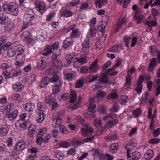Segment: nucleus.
I'll use <instances>...</instances> for the list:
<instances>
[{
    "label": "nucleus",
    "mask_w": 160,
    "mask_h": 160,
    "mask_svg": "<svg viewBox=\"0 0 160 160\" xmlns=\"http://www.w3.org/2000/svg\"><path fill=\"white\" fill-rule=\"evenodd\" d=\"M2 8L4 11L7 14H11L15 16L18 14V7L15 3L12 2L3 5Z\"/></svg>",
    "instance_id": "f257e3e1"
},
{
    "label": "nucleus",
    "mask_w": 160,
    "mask_h": 160,
    "mask_svg": "<svg viewBox=\"0 0 160 160\" xmlns=\"http://www.w3.org/2000/svg\"><path fill=\"white\" fill-rule=\"evenodd\" d=\"M116 117L117 115L116 114L112 113L104 117L103 120L104 121L107 120V121H108L107 126L108 127L110 128L118 123V120L116 119Z\"/></svg>",
    "instance_id": "f03ea898"
},
{
    "label": "nucleus",
    "mask_w": 160,
    "mask_h": 160,
    "mask_svg": "<svg viewBox=\"0 0 160 160\" xmlns=\"http://www.w3.org/2000/svg\"><path fill=\"white\" fill-rule=\"evenodd\" d=\"M7 37H2L0 38V54L2 53V50L4 51L6 50L11 45V43L7 42Z\"/></svg>",
    "instance_id": "7ed1b4c3"
},
{
    "label": "nucleus",
    "mask_w": 160,
    "mask_h": 160,
    "mask_svg": "<svg viewBox=\"0 0 160 160\" xmlns=\"http://www.w3.org/2000/svg\"><path fill=\"white\" fill-rule=\"evenodd\" d=\"M35 15L34 12L32 9L28 10L25 12L24 15V19L26 20L29 21L30 25H32L33 24L31 21L35 18Z\"/></svg>",
    "instance_id": "20e7f679"
},
{
    "label": "nucleus",
    "mask_w": 160,
    "mask_h": 160,
    "mask_svg": "<svg viewBox=\"0 0 160 160\" xmlns=\"http://www.w3.org/2000/svg\"><path fill=\"white\" fill-rule=\"evenodd\" d=\"M59 53H55V55H53L52 57L54 60L53 61V64L54 66L57 68L62 69L63 66V64L62 62L58 59H57V57L60 54V51L58 50Z\"/></svg>",
    "instance_id": "39448f33"
},
{
    "label": "nucleus",
    "mask_w": 160,
    "mask_h": 160,
    "mask_svg": "<svg viewBox=\"0 0 160 160\" xmlns=\"http://www.w3.org/2000/svg\"><path fill=\"white\" fill-rule=\"evenodd\" d=\"M35 7L39 12L43 15L46 11L45 4L43 2L40 1H36L35 2Z\"/></svg>",
    "instance_id": "423d86ee"
},
{
    "label": "nucleus",
    "mask_w": 160,
    "mask_h": 160,
    "mask_svg": "<svg viewBox=\"0 0 160 160\" xmlns=\"http://www.w3.org/2000/svg\"><path fill=\"white\" fill-rule=\"evenodd\" d=\"M92 36H91V34H88L86 37L85 40L82 45V49L85 53L88 52L90 49V38Z\"/></svg>",
    "instance_id": "0eeeda50"
},
{
    "label": "nucleus",
    "mask_w": 160,
    "mask_h": 160,
    "mask_svg": "<svg viewBox=\"0 0 160 160\" xmlns=\"http://www.w3.org/2000/svg\"><path fill=\"white\" fill-rule=\"evenodd\" d=\"M47 65L45 58L41 57L38 59L37 63V68L40 70L45 68Z\"/></svg>",
    "instance_id": "6e6552de"
},
{
    "label": "nucleus",
    "mask_w": 160,
    "mask_h": 160,
    "mask_svg": "<svg viewBox=\"0 0 160 160\" xmlns=\"http://www.w3.org/2000/svg\"><path fill=\"white\" fill-rule=\"evenodd\" d=\"M94 99L90 98V102H91L90 105L88 107V110L91 112H95L96 111V109L98 108L99 107V104L98 102H94Z\"/></svg>",
    "instance_id": "1a4fd4ad"
},
{
    "label": "nucleus",
    "mask_w": 160,
    "mask_h": 160,
    "mask_svg": "<svg viewBox=\"0 0 160 160\" xmlns=\"http://www.w3.org/2000/svg\"><path fill=\"white\" fill-rule=\"evenodd\" d=\"M73 43V41L71 37H68L64 41L63 47L65 49H68L71 47Z\"/></svg>",
    "instance_id": "9d476101"
},
{
    "label": "nucleus",
    "mask_w": 160,
    "mask_h": 160,
    "mask_svg": "<svg viewBox=\"0 0 160 160\" xmlns=\"http://www.w3.org/2000/svg\"><path fill=\"white\" fill-rule=\"evenodd\" d=\"M81 132L82 135L85 137L93 132V130L92 127L86 126L82 128Z\"/></svg>",
    "instance_id": "9b49d317"
},
{
    "label": "nucleus",
    "mask_w": 160,
    "mask_h": 160,
    "mask_svg": "<svg viewBox=\"0 0 160 160\" xmlns=\"http://www.w3.org/2000/svg\"><path fill=\"white\" fill-rule=\"evenodd\" d=\"M98 59H96L94 62L91 64L89 68V72L91 73H95L99 68V66L97 65Z\"/></svg>",
    "instance_id": "f8f14e48"
},
{
    "label": "nucleus",
    "mask_w": 160,
    "mask_h": 160,
    "mask_svg": "<svg viewBox=\"0 0 160 160\" xmlns=\"http://www.w3.org/2000/svg\"><path fill=\"white\" fill-rule=\"evenodd\" d=\"M96 19L95 18H92L90 22V34L91 36H94L96 33L97 30L94 26L96 24Z\"/></svg>",
    "instance_id": "ddd939ff"
},
{
    "label": "nucleus",
    "mask_w": 160,
    "mask_h": 160,
    "mask_svg": "<svg viewBox=\"0 0 160 160\" xmlns=\"http://www.w3.org/2000/svg\"><path fill=\"white\" fill-rule=\"evenodd\" d=\"M62 82L60 81L59 84L56 83L52 88V94L55 95L57 94L61 90Z\"/></svg>",
    "instance_id": "4468645a"
},
{
    "label": "nucleus",
    "mask_w": 160,
    "mask_h": 160,
    "mask_svg": "<svg viewBox=\"0 0 160 160\" xmlns=\"http://www.w3.org/2000/svg\"><path fill=\"white\" fill-rule=\"evenodd\" d=\"M62 122V120L61 118L60 117V115L59 116L53 120L52 122V125L54 127H57L60 126H62L61 124Z\"/></svg>",
    "instance_id": "2eb2a0df"
},
{
    "label": "nucleus",
    "mask_w": 160,
    "mask_h": 160,
    "mask_svg": "<svg viewBox=\"0 0 160 160\" xmlns=\"http://www.w3.org/2000/svg\"><path fill=\"white\" fill-rule=\"evenodd\" d=\"M8 17L2 12H0V24L4 25L8 23Z\"/></svg>",
    "instance_id": "dca6fc26"
},
{
    "label": "nucleus",
    "mask_w": 160,
    "mask_h": 160,
    "mask_svg": "<svg viewBox=\"0 0 160 160\" xmlns=\"http://www.w3.org/2000/svg\"><path fill=\"white\" fill-rule=\"evenodd\" d=\"M25 147V142L22 141L17 143L15 147H14V148L15 150L19 151L23 150Z\"/></svg>",
    "instance_id": "f3484780"
},
{
    "label": "nucleus",
    "mask_w": 160,
    "mask_h": 160,
    "mask_svg": "<svg viewBox=\"0 0 160 160\" xmlns=\"http://www.w3.org/2000/svg\"><path fill=\"white\" fill-rule=\"evenodd\" d=\"M29 33L28 31H24L21 34V38L23 40H26L27 41L29 42L30 43H31V42L32 41V40L29 37Z\"/></svg>",
    "instance_id": "a211bd4d"
},
{
    "label": "nucleus",
    "mask_w": 160,
    "mask_h": 160,
    "mask_svg": "<svg viewBox=\"0 0 160 160\" xmlns=\"http://www.w3.org/2000/svg\"><path fill=\"white\" fill-rule=\"evenodd\" d=\"M14 46L15 48L17 55L19 56L20 55H22L24 52V47L20 44Z\"/></svg>",
    "instance_id": "6ab92c4d"
},
{
    "label": "nucleus",
    "mask_w": 160,
    "mask_h": 160,
    "mask_svg": "<svg viewBox=\"0 0 160 160\" xmlns=\"http://www.w3.org/2000/svg\"><path fill=\"white\" fill-rule=\"evenodd\" d=\"M119 145L117 143L111 144L109 147V151L110 153L113 154L115 153L119 149Z\"/></svg>",
    "instance_id": "aec40b11"
},
{
    "label": "nucleus",
    "mask_w": 160,
    "mask_h": 160,
    "mask_svg": "<svg viewBox=\"0 0 160 160\" xmlns=\"http://www.w3.org/2000/svg\"><path fill=\"white\" fill-rule=\"evenodd\" d=\"M37 127L34 125H32L29 127L28 135L31 137L34 136V133L36 131Z\"/></svg>",
    "instance_id": "412c9836"
},
{
    "label": "nucleus",
    "mask_w": 160,
    "mask_h": 160,
    "mask_svg": "<svg viewBox=\"0 0 160 160\" xmlns=\"http://www.w3.org/2000/svg\"><path fill=\"white\" fill-rule=\"evenodd\" d=\"M24 108L28 111H32L35 108V105L32 102L27 103L24 105Z\"/></svg>",
    "instance_id": "4be33fe9"
},
{
    "label": "nucleus",
    "mask_w": 160,
    "mask_h": 160,
    "mask_svg": "<svg viewBox=\"0 0 160 160\" xmlns=\"http://www.w3.org/2000/svg\"><path fill=\"white\" fill-rule=\"evenodd\" d=\"M105 139L108 142H112L117 140L118 139V136L116 134L108 135L104 137Z\"/></svg>",
    "instance_id": "5701e85b"
},
{
    "label": "nucleus",
    "mask_w": 160,
    "mask_h": 160,
    "mask_svg": "<svg viewBox=\"0 0 160 160\" xmlns=\"http://www.w3.org/2000/svg\"><path fill=\"white\" fill-rule=\"evenodd\" d=\"M54 157L58 160H62L64 158V155L61 152L57 150L53 154Z\"/></svg>",
    "instance_id": "b1692460"
},
{
    "label": "nucleus",
    "mask_w": 160,
    "mask_h": 160,
    "mask_svg": "<svg viewBox=\"0 0 160 160\" xmlns=\"http://www.w3.org/2000/svg\"><path fill=\"white\" fill-rule=\"evenodd\" d=\"M13 88L16 92L22 91L23 89V86L19 82H17L13 85Z\"/></svg>",
    "instance_id": "393cba45"
},
{
    "label": "nucleus",
    "mask_w": 160,
    "mask_h": 160,
    "mask_svg": "<svg viewBox=\"0 0 160 160\" xmlns=\"http://www.w3.org/2000/svg\"><path fill=\"white\" fill-rule=\"evenodd\" d=\"M135 146H136L134 145V143L133 142H132L128 145L127 147H126V149L127 150V157L129 160H131V156L129 154V151L134 148Z\"/></svg>",
    "instance_id": "a878e982"
},
{
    "label": "nucleus",
    "mask_w": 160,
    "mask_h": 160,
    "mask_svg": "<svg viewBox=\"0 0 160 160\" xmlns=\"http://www.w3.org/2000/svg\"><path fill=\"white\" fill-rule=\"evenodd\" d=\"M154 155V151L151 149L148 150L144 155V158L147 160H150Z\"/></svg>",
    "instance_id": "bb28decb"
},
{
    "label": "nucleus",
    "mask_w": 160,
    "mask_h": 160,
    "mask_svg": "<svg viewBox=\"0 0 160 160\" xmlns=\"http://www.w3.org/2000/svg\"><path fill=\"white\" fill-rule=\"evenodd\" d=\"M50 82V79L48 77L43 78L41 81L39 85L41 88H43L48 85Z\"/></svg>",
    "instance_id": "cd10ccee"
},
{
    "label": "nucleus",
    "mask_w": 160,
    "mask_h": 160,
    "mask_svg": "<svg viewBox=\"0 0 160 160\" xmlns=\"http://www.w3.org/2000/svg\"><path fill=\"white\" fill-rule=\"evenodd\" d=\"M79 0H72L67 4V6L70 9H72L74 7H75L79 4Z\"/></svg>",
    "instance_id": "c85d7f7f"
},
{
    "label": "nucleus",
    "mask_w": 160,
    "mask_h": 160,
    "mask_svg": "<svg viewBox=\"0 0 160 160\" xmlns=\"http://www.w3.org/2000/svg\"><path fill=\"white\" fill-rule=\"evenodd\" d=\"M144 24L145 25H147L151 29L152 28V26L155 27L157 25V23L155 21L151 22L150 21L147 20H145L144 21Z\"/></svg>",
    "instance_id": "c756f323"
},
{
    "label": "nucleus",
    "mask_w": 160,
    "mask_h": 160,
    "mask_svg": "<svg viewBox=\"0 0 160 160\" xmlns=\"http://www.w3.org/2000/svg\"><path fill=\"white\" fill-rule=\"evenodd\" d=\"M99 81L101 82L104 83L108 82V79L107 78V73L106 72L101 74L99 78Z\"/></svg>",
    "instance_id": "7c9ffc66"
},
{
    "label": "nucleus",
    "mask_w": 160,
    "mask_h": 160,
    "mask_svg": "<svg viewBox=\"0 0 160 160\" xmlns=\"http://www.w3.org/2000/svg\"><path fill=\"white\" fill-rule=\"evenodd\" d=\"M61 16L66 18H68L72 16V12L68 10L65 9L62 12Z\"/></svg>",
    "instance_id": "2f4dec72"
},
{
    "label": "nucleus",
    "mask_w": 160,
    "mask_h": 160,
    "mask_svg": "<svg viewBox=\"0 0 160 160\" xmlns=\"http://www.w3.org/2000/svg\"><path fill=\"white\" fill-rule=\"evenodd\" d=\"M47 32L45 30H41L38 32L37 36L39 38H45L47 36Z\"/></svg>",
    "instance_id": "473e14b6"
},
{
    "label": "nucleus",
    "mask_w": 160,
    "mask_h": 160,
    "mask_svg": "<svg viewBox=\"0 0 160 160\" xmlns=\"http://www.w3.org/2000/svg\"><path fill=\"white\" fill-rule=\"evenodd\" d=\"M108 0H98L96 1V6L98 8H101L103 5L106 4Z\"/></svg>",
    "instance_id": "72a5a7b5"
},
{
    "label": "nucleus",
    "mask_w": 160,
    "mask_h": 160,
    "mask_svg": "<svg viewBox=\"0 0 160 160\" xmlns=\"http://www.w3.org/2000/svg\"><path fill=\"white\" fill-rule=\"evenodd\" d=\"M108 0H98L96 1V6L98 8H101L103 5L106 4Z\"/></svg>",
    "instance_id": "f704fd0d"
},
{
    "label": "nucleus",
    "mask_w": 160,
    "mask_h": 160,
    "mask_svg": "<svg viewBox=\"0 0 160 160\" xmlns=\"http://www.w3.org/2000/svg\"><path fill=\"white\" fill-rule=\"evenodd\" d=\"M108 0H98L96 1V6L98 8H101L103 5L106 4Z\"/></svg>",
    "instance_id": "c9c22d12"
},
{
    "label": "nucleus",
    "mask_w": 160,
    "mask_h": 160,
    "mask_svg": "<svg viewBox=\"0 0 160 160\" xmlns=\"http://www.w3.org/2000/svg\"><path fill=\"white\" fill-rule=\"evenodd\" d=\"M12 104H9L7 106L4 105H2L0 106V111L2 112H10L12 109L11 106Z\"/></svg>",
    "instance_id": "e433bc0d"
},
{
    "label": "nucleus",
    "mask_w": 160,
    "mask_h": 160,
    "mask_svg": "<svg viewBox=\"0 0 160 160\" xmlns=\"http://www.w3.org/2000/svg\"><path fill=\"white\" fill-rule=\"evenodd\" d=\"M7 54V55L9 57H13L16 54L15 48H14V46L8 49Z\"/></svg>",
    "instance_id": "4c0bfd02"
},
{
    "label": "nucleus",
    "mask_w": 160,
    "mask_h": 160,
    "mask_svg": "<svg viewBox=\"0 0 160 160\" xmlns=\"http://www.w3.org/2000/svg\"><path fill=\"white\" fill-rule=\"evenodd\" d=\"M77 98V96L76 94V92L73 91H71L70 94V102L71 103H74L75 102Z\"/></svg>",
    "instance_id": "58836bf2"
},
{
    "label": "nucleus",
    "mask_w": 160,
    "mask_h": 160,
    "mask_svg": "<svg viewBox=\"0 0 160 160\" xmlns=\"http://www.w3.org/2000/svg\"><path fill=\"white\" fill-rule=\"evenodd\" d=\"M18 112L17 110H14L12 113L8 115V118L11 121H12L15 119L18 115Z\"/></svg>",
    "instance_id": "ea45409f"
},
{
    "label": "nucleus",
    "mask_w": 160,
    "mask_h": 160,
    "mask_svg": "<svg viewBox=\"0 0 160 160\" xmlns=\"http://www.w3.org/2000/svg\"><path fill=\"white\" fill-rule=\"evenodd\" d=\"M47 128H42L37 130L36 132V136L41 135L43 136L46 133Z\"/></svg>",
    "instance_id": "a19ab883"
},
{
    "label": "nucleus",
    "mask_w": 160,
    "mask_h": 160,
    "mask_svg": "<svg viewBox=\"0 0 160 160\" xmlns=\"http://www.w3.org/2000/svg\"><path fill=\"white\" fill-rule=\"evenodd\" d=\"M141 156L140 153L138 152H135L132 153V155L131 156V160H138Z\"/></svg>",
    "instance_id": "79ce46f5"
},
{
    "label": "nucleus",
    "mask_w": 160,
    "mask_h": 160,
    "mask_svg": "<svg viewBox=\"0 0 160 160\" xmlns=\"http://www.w3.org/2000/svg\"><path fill=\"white\" fill-rule=\"evenodd\" d=\"M50 46L48 45L44 49L45 52L43 53V55L45 56H48L51 53H52L53 51L51 49Z\"/></svg>",
    "instance_id": "37998d69"
},
{
    "label": "nucleus",
    "mask_w": 160,
    "mask_h": 160,
    "mask_svg": "<svg viewBox=\"0 0 160 160\" xmlns=\"http://www.w3.org/2000/svg\"><path fill=\"white\" fill-rule=\"evenodd\" d=\"M45 115L44 112H39L37 121L38 122H42L44 119Z\"/></svg>",
    "instance_id": "c03bdc74"
},
{
    "label": "nucleus",
    "mask_w": 160,
    "mask_h": 160,
    "mask_svg": "<svg viewBox=\"0 0 160 160\" xmlns=\"http://www.w3.org/2000/svg\"><path fill=\"white\" fill-rule=\"evenodd\" d=\"M125 18H121L119 19L118 25L116 28V33L118 31L120 28L121 27L122 24L125 22Z\"/></svg>",
    "instance_id": "a18cd8bd"
},
{
    "label": "nucleus",
    "mask_w": 160,
    "mask_h": 160,
    "mask_svg": "<svg viewBox=\"0 0 160 160\" xmlns=\"http://www.w3.org/2000/svg\"><path fill=\"white\" fill-rule=\"evenodd\" d=\"M138 12L137 11L135 13L134 18L136 20L138 21L137 23H140L143 18V16L142 15H138Z\"/></svg>",
    "instance_id": "49530a36"
},
{
    "label": "nucleus",
    "mask_w": 160,
    "mask_h": 160,
    "mask_svg": "<svg viewBox=\"0 0 160 160\" xmlns=\"http://www.w3.org/2000/svg\"><path fill=\"white\" fill-rule=\"evenodd\" d=\"M74 61L78 62L82 64H83L87 62V60L84 57H81L79 58L78 57H75V60H74Z\"/></svg>",
    "instance_id": "de8ad7c7"
},
{
    "label": "nucleus",
    "mask_w": 160,
    "mask_h": 160,
    "mask_svg": "<svg viewBox=\"0 0 160 160\" xmlns=\"http://www.w3.org/2000/svg\"><path fill=\"white\" fill-rule=\"evenodd\" d=\"M21 73L20 70L16 71H15L14 69L12 70L10 72V77L12 78L14 77H17L20 75Z\"/></svg>",
    "instance_id": "09e8293b"
},
{
    "label": "nucleus",
    "mask_w": 160,
    "mask_h": 160,
    "mask_svg": "<svg viewBox=\"0 0 160 160\" xmlns=\"http://www.w3.org/2000/svg\"><path fill=\"white\" fill-rule=\"evenodd\" d=\"M81 99L82 97L80 96H79L78 97V101L77 103L71 107V108L72 110L77 109L79 107Z\"/></svg>",
    "instance_id": "8fccbe9b"
},
{
    "label": "nucleus",
    "mask_w": 160,
    "mask_h": 160,
    "mask_svg": "<svg viewBox=\"0 0 160 160\" xmlns=\"http://www.w3.org/2000/svg\"><path fill=\"white\" fill-rule=\"evenodd\" d=\"M8 128L4 127H1L0 128V135L2 136L5 135L8 133Z\"/></svg>",
    "instance_id": "3c124183"
},
{
    "label": "nucleus",
    "mask_w": 160,
    "mask_h": 160,
    "mask_svg": "<svg viewBox=\"0 0 160 160\" xmlns=\"http://www.w3.org/2000/svg\"><path fill=\"white\" fill-rule=\"evenodd\" d=\"M51 81L52 82H56V83L59 84L60 81H62L60 79L59 76L57 75H54L53 77L51 78Z\"/></svg>",
    "instance_id": "603ef678"
},
{
    "label": "nucleus",
    "mask_w": 160,
    "mask_h": 160,
    "mask_svg": "<svg viewBox=\"0 0 160 160\" xmlns=\"http://www.w3.org/2000/svg\"><path fill=\"white\" fill-rule=\"evenodd\" d=\"M79 35L78 30L76 28L72 29L71 36L72 38H74L78 37Z\"/></svg>",
    "instance_id": "864d4df0"
},
{
    "label": "nucleus",
    "mask_w": 160,
    "mask_h": 160,
    "mask_svg": "<svg viewBox=\"0 0 160 160\" xmlns=\"http://www.w3.org/2000/svg\"><path fill=\"white\" fill-rule=\"evenodd\" d=\"M16 124L23 129H26V127L28 126L27 122L25 121H19V122H17Z\"/></svg>",
    "instance_id": "5fc2aeb1"
},
{
    "label": "nucleus",
    "mask_w": 160,
    "mask_h": 160,
    "mask_svg": "<svg viewBox=\"0 0 160 160\" xmlns=\"http://www.w3.org/2000/svg\"><path fill=\"white\" fill-rule=\"evenodd\" d=\"M94 152L95 155L98 156L100 160H104L105 155H104L102 153H100L98 150H94Z\"/></svg>",
    "instance_id": "6e6d98bb"
},
{
    "label": "nucleus",
    "mask_w": 160,
    "mask_h": 160,
    "mask_svg": "<svg viewBox=\"0 0 160 160\" xmlns=\"http://www.w3.org/2000/svg\"><path fill=\"white\" fill-rule=\"evenodd\" d=\"M59 129L60 132L63 134H67L68 133V131L67 130L66 127L63 125L60 126Z\"/></svg>",
    "instance_id": "4d7b16f0"
},
{
    "label": "nucleus",
    "mask_w": 160,
    "mask_h": 160,
    "mask_svg": "<svg viewBox=\"0 0 160 160\" xmlns=\"http://www.w3.org/2000/svg\"><path fill=\"white\" fill-rule=\"evenodd\" d=\"M66 59L68 63L70 64L73 59L75 60V57H73L70 54H67L66 56Z\"/></svg>",
    "instance_id": "13d9d810"
},
{
    "label": "nucleus",
    "mask_w": 160,
    "mask_h": 160,
    "mask_svg": "<svg viewBox=\"0 0 160 160\" xmlns=\"http://www.w3.org/2000/svg\"><path fill=\"white\" fill-rule=\"evenodd\" d=\"M59 145L63 148H68L70 146V143L65 141H62L60 142Z\"/></svg>",
    "instance_id": "bf43d9fd"
},
{
    "label": "nucleus",
    "mask_w": 160,
    "mask_h": 160,
    "mask_svg": "<svg viewBox=\"0 0 160 160\" xmlns=\"http://www.w3.org/2000/svg\"><path fill=\"white\" fill-rule=\"evenodd\" d=\"M148 96V92H146L142 96V100L141 101V103L142 104H144L147 101V99Z\"/></svg>",
    "instance_id": "052dcab7"
},
{
    "label": "nucleus",
    "mask_w": 160,
    "mask_h": 160,
    "mask_svg": "<svg viewBox=\"0 0 160 160\" xmlns=\"http://www.w3.org/2000/svg\"><path fill=\"white\" fill-rule=\"evenodd\" d=\"M157 64L156 59L155 58H152L150 61L149 67L153 68L155 67Z\"/></svg>",
    "instance_id": "680f3d73"
},
{
    "label": "nucleus",
    "mask_w": 160,
    "mask_h": 160,
    "mask_svg": "<svg viewBox=\"0 0 160 160\" xmlns=\"http://www.w3.org/2000/svg\"><path fill=\"white\" fill-rule=\"evenodd\" d=\"M149 49L150 50V53L151 54L154 55V54L157 51V48L155 46H152L150 47Z\"/></svg>",
    "instance_id": "e2e57ef3"
},
{
    "label": "nucleus",
    "mask_w": 160,
    "mask_h": 160,
    "mask_svg": "<svg viewBox=\"0 0 160 160\" xmlns=\"http://www.w3.org/2000/svg\"><path fill=\"white\" fill-rule=\"evenodd\" d=\"M89 68L87 66H85L82 67L80 70V72L81 73H83L85 74L87 73L89 71H88Z\"/></svg>",
    "instance_id": "0e129e2a"
},
{
    "label": "nucleus",
    "mask_w": 160,
    "mask_h": 160,
    "mask_svg": "<svg viewBox=\"0 0 160 160\" xmlns=\"http://www.w3.org/2000/svg\"><path fill=\"white\" fill-rule=\"evenodd\" d=\"M128 96H122L121 98L120 103L122 104H125L128 101Z\"/></svg>",
    "instance_id": "69168bd1"
},
{
    "label": "nucleus",
    "mask_w": 160,
    "mask_h": 160,
    "mask_svg": "<svg viewBox=\"0 0 160 160\" xmlns=\"http://www.w3.org/2000/svg\"><path fill=\"white\" fill-rule=\"evenodd\" d=\"M65 78L68 80H71L74 78V74L72 73H68L65 75Z\"/></svg>",
    "instance_id": "338daca9"
},
{
    "label": "nucleus",
    "mask_w": 160,
    "mask_h": 160,
    "mask_svg": "<svg viewBox=\"0 0 160 160\" xmlns=\"http://www.w3.org/2000/svg\"><path fill=\"white\" fill-rule=\"evenodd\" d=\"M118 97V94L116 92H111L108 97V99H115L117 98Z\"/></svg>",
    "instance_id": "774afa93"
}]
</instances>
